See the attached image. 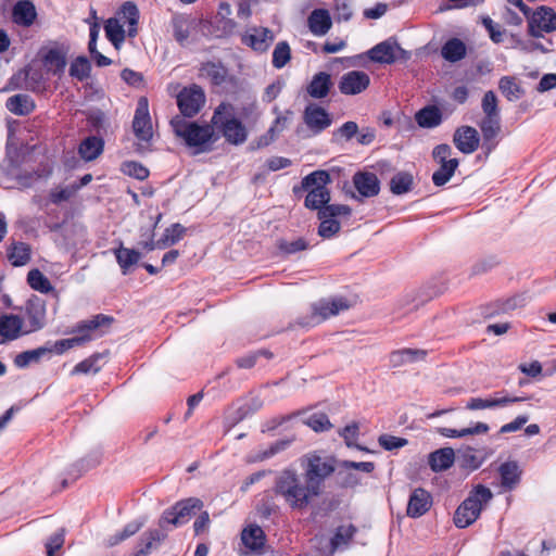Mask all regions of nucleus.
<instances>
[{
  "instance_id": "obj_1",
  "label": "nucleus",
  "mask_w": 556,
  "mask_h": 556,
  "mask_svg": "<svg viewBox=\"0 0 556 556\" xmlns=\"http://www.w3.org/2000/svg\"><path fill=\"white\" fill-rule=\"evenodd\" d=\"M274 492L293 510L307 508L316 497L320 496L305 476L293 468H286L277 473Z\"/></svg>"
},
{
  "instance_id": "obj_2",
  "label": "nucleus",
  "mask_w": 556,
  "mask_h": 556,
  "mask_svg": "<svg viewBox=\"0 0 556 556\" xmlns=\"http://www.w3.org/2000/svg\"><path fill=\"white\" fill-rule=\"evenodd\" d=\"M170 125L175 135L181 138L188 147L194 148L195 153L207 151L215 141L213 124L199 125L176 116L170 121Z\"/></svg>"
},
{
  "instance_id": "obj_3",
  "label": "nucleus",
  "mask_w": 556,
  "mask_h": 556,
  "mask_svg": "<svg viewBox=\"0 0 556 556\" xmlns=\"http://www.w3.org/2000/svg\"><path fill=\"white\" fill-rule=\"evenodd\" d=\"M492 491L484 485H477L468 497L458 506L454 515V522L458 528H467L480 516L483 507L492 500Z\"/></svg>"
},
{
  "instance_id": "obj_4",
  "label": "nucleus",
  "mask_w": 556,
  "mask_h": 556,
  "mask_svg": "<svg viewBox=\"0 0 556 556\" xmlns=\"http://www.w3.org/2000/svg\"><path fill=\"white\" fill-rule=\"evenodd\" d=\"M351 306V301L344 296L320 299L311 305L308 314L299 318L298 324L305 328L314 327L332 316L348 311Z\"/></svg>"
},
{
  "instance_id": "obj_5",
  "label": "nucleus",
  "mask_w": 556,
  "mask_h": 556,
  "mask_svg": "<svg viewBox=\"0 0 556 556\" xmlns=\"http://www.w3.org/2000/svg\"><path fill=\"white\" fill-rule=\"evenodd\" d=\"M113 318L106 315H96L89 320L80 323L73 332L77 336L68 339L55 341L51 346H48V353L63 354L65 351L75 346L83 345L84 343L93 339L92 332L102 326H109Z\"/></svg>"
},
{
  "instance_id": "obj_6",
  "label": "nucleus",
  "mask_w": 556,
  "mask_h": 556,
  "mask_svg": "<svg viewBox=\"0 0 556 556\" xmlns=\"http://www.w3.org/2000/svg\"><path fill=\"white\" fill-rule=\"evenodd\" d=\"M211 122L214 127L223 132L228 142L240 144L247 140L245 127L235 117L233 109L230 104L220 103L215 109Z\"/></svg>"
},
{
  "instance_id": "obj_7",
  "label": "nucleus",
  "mask_w": 556,
  "mask_h": 556,
  "mask_svg": "<svg viewBox=\"0 0 556 556\" xmlns=\"http://www.w3.org/2000/svg\"><path fill=\"white\" fill-rule=\"evenodd\" d=\"M330 175L326 170H315L302 179V188L307 191L305 206L320 211L330 201L327 185L330 184Z\"/></svg>"
},
{
  "instance_id": "obj_8",
  "label": "nucleus",
  "mask_w": 556,
  "mask_h": 556,
  "mask_svg": "<svg viewBox=\"0 0 556 556\" xmlns=\"http://www.w3.org/2000/svg\"><path fill=\"white\" fill-rule=\"evenodd\" d=\"M306 459L307 465L303 475L317 493L321 495L325 480L336 470L334 459L317 454H311Z\"/></svg>"
},
{
  "instance_id": "obj_9",
  "label": "nucleus",
  "mask_w": 556,
  "mask_h": 556,
  "mask_svg": "<svg viewBox=\"0 0 556 556\" xmlns=\"http://www.w3.org/2000/svg\"><path fill=\"white\" fill-rule=\"evenodd\" d=\"M201 507L202 502L193 497L178 502L170 509L163 513L160 519V528H165V526L168 525L174 527L182 526L187 523L195 510L201 509Z\"/></svg>"
},
{
  "instance_id": "obj_10",
  "label": "nucleus",
  "mask_w": 556,
  "mask_h": 556,
  "mask_svg": "<svg viewBox=\"0 0 556 556\" xmlns=\"http://www.w3.org/2000/svg\"><path fill=\"white\" fill-rule=\"evenodd\" d=\"M303 123L311 136H318L332 124L331 114L317 103H308L303 111Z\"/></svg>"
},
{
  "instance_id": "obj_11",
  "label": "nucleus",
  "mask_w": 556,
  "mask_h": 556,
  "mask_svg": "<svg viewBox=\"0 0 556 556\" xmlns=\"http://www.w3.org/2000/svg\"><path fill=\"white\" fill-rule=\"evenodd\" d=\"M205 103V93L198 85H191L182 88L177 94V105L181 114L186 117L197 115Z\"/></svg>"
},
{
  "instance_id": "obj_12",
  "label": "nucleus",
  "mask_w": 556,
  "mask_h": 556,
  "mask_svg": "<svg viewBox=\"0 0 556 556\" xmlns=\"http://www.w3.org/2000/svg\"><path fill=\"white\" fill-rule=\"evenodd\" d=\"M556 30V13L547 7H540L529 17L528 33L530 36L539 38L543 33Z\"/></svg>"
},
{
  "instance_id": "obj_13",
  "label": "nucleus",
  "mask_w": 556,
  "mask_h": 556,
  "mask_svg": "<svg viewBox=\"0 0 556 556\" xmlns=\"http://www.w3.org/2000/svg\"><path fill=\"white\" fill-rule=\"evenodd\" d=\"M274 39V33L266 27L252 26L241 35V42L260 53L266 52Z\"/></svg>"
},
{
  "instance_id": "obj_14",
  "label": "nucleus",
  "mask_w": 556,
  "mask_h": 556,
  "mask_svg": "<svg viewBox=\"0 0 556 556\" xmlns=\"http://www.w3.org/2000/svg\"><path fill=\"white\" fill-rule=\"evenodd\" d=\"M132 129L136 137L142 141H149L152 138V124L149 114L148 99L141 97L138 100L137 109L132 121Z\"/></svg>"
},
{
  "instance_id": "obj_15",
  "label": "nucleus",
  "mask_w": 556,
  "mask_h": 556,
  "mask_svg": "<svg viewBox=\"0 0 556 556\" xmlns=\"http://www.w3.org/2000/svg\"><path fill=\"white\" fill-rule=\"evenodd\" d=\"M26 334L29 333L24 327V320L21 316L14 314L0 316V344L14 341Z\"/></svg>"
},
{
  "instance_id": "obj_16",
  "label": "nucleus",
  "mask_w": 556,
  "mask_h": 556,
  "mask_svg": "<svg viewBox=\"0 0 556 556\" xmlns=\"http://www.w3.org/2000/svg\"><path fill=\"white\" fill-rule=\"evenodd\" d=\"M525 401V397L509 396L505 392H496L488 397H471L466 404L469 410L505 407L511 403Z\"/></svg>"
},
{
  "instance_id": "obj_17",
  "label": "nucleus",
  "mask_w": 556,
  "mask_h": 556,
  "mask_svg": "<svg viewBox=\"0 0 556 556\" xmlns=\"http://www.w3.org/2000/svg\"><path fill=\"white\" fill-rule=\"evenodd\" d=\"M46 304L45 301L35 298L27 301L25 306V316L27 323H24L28 333L42 329L46 325Z\"/></svg>"
},
{
  "instance_id": "obj_18",
  "label": "nucleus",
  "mask_w": 556,
  "mask_h": 556,
  "mask_svg": "<svg viewBox=\"0 0 556 556\" xmlns=\"http://www.w3.org/2000/svg\"><path fill=\"white\" fill-rule=\"evenodd\" d=\"M370 78L367 73L362 71H351L342 75L339 81V90L343 94H358L367 89Z\"/></svg>"
},
{
  "instance_id": "obj_19",
  "label": "nucleus",
  "mask_w": 556,
  "mask_h": 556,
  "mask_svg": "<svg viewBox=\"0 0 556 556\" xmlns=\"http://www.w3.org/2000/svg\"><path fill=\"white\" fill-rule=\"evenodd\" d=\"M453 142L462 153L471 154L478 149L480 138L476 128L462 126L455 130Z\"/></svg>"
},
{
  "instance_id": "obj_20",
  "label": "nucleus",
  "mask_w": 556,
  "mask_h": 556,
  "mask_svg": "<svg viewBox=\"0 0 556 556\" xmlns=\"http://www.w3.org/2000/svg\"><path fill=\"white\" fill-rule=\"evenodd\" d=\"M403 52V49L396 42L383 41L371 48L368 51V56L374 62L391 64Z\"/></svg>"
},
{
  "instance_id": "obj_21",
  "label": "nucleus",
  "mask_w": 556,
  "mask_h": 556,
  "mask_svg": "<svg viewBox=\"0 0 556 556\" xmlns=\"http://www.w3.org/2000/svg\"><path fill=\"white\" fill-rule=\"evenodd\" d=\"M355 189L362 197L371 198L379 193L380 181L376 174L369 172H358L353 177Z\"/></svg>"
},
{
  "instance_id": "obj_22",
  "label": "nucleus",
  "mask_w": 556,
  "mask_h": 556,
  "mask_svg": "<svg viewBox=\"0 0 556 556\" xmlns=\"http://www.w3.org/2000/svg\"><path fill=\"white\" fill-rule=\"evenodd\" d=\"M37 18L35 4L29 0H18L12 9L13 22L23 27H30Z\"/></svg>"
},
{
  "instance_id": "obj_23",
  "label": "nucleus",
  "mask_w": 556,
  "mask_h": 556,
  "mask_svg": "<svg viewBox=\"0 0 556 556\" xmlns=\"http://www.w3.org/2000/svg\"><path fill=\"white\" fill-rule=\"evenodd\" d=\"M307 26L314 36H325L332 26L329 12L326 9H315L307 18Z\"/></svg>"
},
{
  "instance_id": "obj_24",
  "label": "nucleus",
  "mask_w": 556,
  "mask_h": 556,
  "mask_svg": "<svg viewBox=\"0 0 556 556\" xmlns=\"http://www.w3.org/2000/svg\"><path fill=\"white\" fill-rule=\"evenodd\" d=\"M431 503V495L426 490L416 489L409 496L407 515L418 518L429 510Z\"/></svg>"
},
{
  "instance_id": "obj_25",
  "label": "nucleus",
  "mask_w": 556,
  "mask_h": 556,
  "mask_svg": "<svg viewBox=\"0 0 556 556\" xmlns=\"http://www.w3.org/2000/svg\"><path fill=\"white\" fill-rule=\"evenodd\" d=\"M479 127L482 132L484 144L491 150L496 146L495 138L501 131V116H484Z\"/></svg>"
},
{
  "instance_id": "obj_26",
  "label": "nucleus",
  "mask_w": 556,
  "mask_h": 556,
  "mask_svg": "<svg viewBox=\"0 0 556 556\" xmlns=\"http://www.w3.org/2000/svg\"><path fill=\"white\" fill-rule=\"evenodd\" d=\"M332 86L331 77L326 72L315 74L308 84L307 93L314 99L326 98Z\"/></svg>"
},
{
  "instance_id": "obj_27",
  "label": "nucleus",
  "mask_w": 556,
  "mask_h": 556,
  "mask_svg": "<svg viewBox=\"0 0 556 556\" xmlns=\"http://www.w3.org/2000/svg\"><path fill=\"white\" fill-rule=\"evenodd\" d=\"M501 484L505 490L515 489L520 482L521 470L516 462H506L500 466Z\"/></svg>"
},
{
  "instance_id": "obj_28",
  "label": "nucleus",
  "mask_w": 556,
  "mask_h": 556,
  "mask_svg": "<svg viewBox=\"0 0 556 556\" xmlns=\"http://www.w3.org/2000/svg\"><path fill=\"white\" fill-rule=\"evenodd\" d=\"M5 106L15 115H27L34 111L35 103L28 94L18 93L10 97Z\"/></svg>"
},
{
  "instance_id": "obj_29",
  "label": "nucleus",
  "mask_w": 556,
  "mask_h": 556,
  "mask_svg": "<svg viewBox=\"0 0 556 556\" xmlns=\"http://www.w3.org/2000/svg\"><path fill=\"white\" fill-rule=\"evenodd\" d=\"M455 459V453L451 447L440 448L429 456V465L433 471H443L448 469Z\"/></svg>"
},
{
  "instance_id": "obj_30",
  "label": "nucleus",
  "mask_w": 556,
  "mask_h": 556,
  "mask_svg": "<svg viewBox=\"0 0 556 556\" xmlns=\"http://www.w3.org/2000/svg\"><path fill=\"white\" fill-rule=\"evenodd\" d=\"M241 541L249 549L258 551L264 546V531L260 526L251 525L243 529L241 533Z\"/></svg>"
},
{
  "instance_id": "obj_31",
  "label": "nucleus",
  "mask_w": 556,
  "mask_h": 556,
  "mask_svg": "<svg viewBox=\"0 0 556 556\" xmlns=\"http://www.w3.org/2000/svg\"><path fill=\"white\" fill-rule=\"evenodd\" d=\"M489 426L485 422H476L470 427L463 429H452L446 427L438 428V432L445 438H464L468 435L484 434L489 431Z\"/></svg>"
},
{
  "instance_id": "obj_32",
  "label": "nucleus",
  "mask_w": 556,
  "mask_h": 556,
  "mask_svg": "<svg viewBox=\"0 0 556 556\" xmlns=\"http://www.w3.org/2000/svg\"><path fill=\"white\" fill-rule=\"evenodd\" d=\"M291 444V440H279L271 443L267 447H262L260 450L254 451L249 455L250 463L263 462L271 458L278 453L285 451Z\"/></svg>"
},
{
  "instance_id": "obj_33",
  "label": "nucleus",
  "mask_w": 556,
  "mask_h": 556,
  "mask_svg": "<svg viewBox=\"0 0 556 556\" xmlns=\"http://www.w3.org/2000/svg\"><path fill=\"white\" fill-rule=\"evenodd\" d=\"M172 27L175 39L181 46L187 45L192 28V21L185 15L177 14L172 18Z\"/></svg>"
},
{
  "instance_id": "obj_34",
  "label": "nucleus",
  "mask_w": 556,
  "mask_h": 556,
  "mask_svg": "<svg viewBox=\"0 0 556 556\" xmlns=\"http://www.w3.org/2000/svg\"><path fill=\"white\" fill-rule=\"evenodd\" d=\"M103 151V140L96 136L86 138L79 146L78 152L85 161L96 160Z\"/></svg>"
},
{
  "instance_id": "obj_35",
  "label": "nucleus",
  "mask_w": 556,
  "mask_h": 556,
  "mask_svg": "<svg viewBox=\"0 0 556 556\" xmlns=\"http://www.w3.org/2000/svg\"><path fill=\"white\" fill-rule=\"evenodd\" d=\"M417 124L422 128H434L442 122L441 111L437 106L421 109L415 116Z\"/></svg>"
},
{
  "instance_id": "obj_36",
  "label": "nucleus",
  "mask_w": 556,
  "mask_h": 556,
  "mask_svg": "<svg viewBox=\"0 0 556 556\" xmlns=\"http://www.w3.org/2000/svg\"><path fill=\"white\" fill-rule=\"evenodd\" d=\"M45 66L52 74L61 76L66 66L65 53L60 49H50L45 56Z\"/></svg>"
},
{
  "instance_id": "obj_37",
  "label": "nucleus",
  "mask_w": 556,
  "mask_h": 556,
  "mask_svg": "<svg viewBox=\"0 0 556 556\" xmlns=\"http://www.w3.org/2000/svg\"><path fill=\"white\" fill-rule=\"evenodd\" d=\"M441 54L448 62H457L466 55V46L457 38L450 39L442 47Z\"/></svg>"
},
{
  "instance_id": "obj_38",
  "label": "nucleus",
  "mask_w": 556,
  "mask_h": 556,
  "mask_svg": "<svg viewBox=\"0 0 556 556\" xmlns=\"http://www.w3.org/2000/svg\"><path fill=\"white\" fill-rule=\"evenodd\" d=\"M106 38L112 42L115 49H119L125 39V29L116 17L109 18L104 24Z\"/></svg>"
},
{
  "instance_id": "obj_39",
  "label": "nucleus",
  "mask_w": 556,
  "mask_h": 556,
  "mask_svg": "<svg viewBox=\"0 0 556 556\" xmlns=\"http://www.w3.org/2000/svg\"><path fill=\"white\" fill-rule=\"evenodd\" d=\"M114 253L124 275L129 273L131 267L138 263L140 257V254L136 250L125 248L124 245H119L115 249Z\"/></svg>"
},
{
  "instance_id": "obj_40",
  "label": "nucleus",
  "mask_w": 556,
  "mask_h": 556,
  "mask_svg": "<svg viewBox=\"0 0 556 556\" xmlns=\"http://www.w3.org/2000/svg\"><path fill=\"white\" fill-rule=\"evenodd\" d=\"M498 88L508 101H517L525 94V90L516 78L511 76L502 77L498 83Z\"/></svg>"
},
{
  "instance_id": "obj_41",
  "label": "nucleus",
  "mask_w": 556,
  "mask_h": 556,
  "mask_svg": "<svg viewBox=\"0 0 556 556\" xmlns=\"http://www.w3.org/2000/svg\"><path fill=\"white\" fill-rule=\"evenodd\" d=\"M440 167L432 174V181L437 187H442L450 181L459 162L457 159H451L447 163H439Z\"/></svg>"
},
{
  "instance_id": "obj_42",
  "label": "nucleus",
  "mask_w": 556,
  "mask_h": 556,
  "mask_svg": "<svg viewBox=\"0 0 556 556\" xmlns=\"http://www.w3.org/2000/svg\"><path fill=\"white\" fill-rule=\"evenodd\" d=\"M426 356V351L424 350H412L405 349L402 351L393 352L390 355V363L394 367L402 366L407 363H413L418 359H424Z\"/></svg>"
},
{
  "instance_id": "obj_43",
  "label": "nucleus",
  "mask_w": 556,
  "mask_h": 556,
  "mask_svg": "<svg viewBox=\"0 0 556 556\" xmlns=\"http://www.w3.org/2000/svg\"><path fill=\"white\" fill-rule=\"evenodd\" d=\"M103 359L102 354H93L90 357L79 362L72 370V375H96L102 368L101 361Z\"/></svg>"
},
{
  "instance_id": "obj_44",
  "label": "nucleus",
  "mask_w": 556,
  "mask_h": 556,
  "mask_svg": "<svg viewBox=\"0 0 556 556\" xmlns=\"http://www.w3.org/2000/svg\"><path fill=\"white\" fill-rule=\"evenodd\" d=\"M48 346H40L35 350H29L17 354L14 357V365L17 368H25L31 363H37L42 356L48 353Z\"/></svg>"
},
{
  "instance_id": "obj_45",
  "label": "nucleus",
  "mask_w": 556,
  "mask_h": 556,
  "mask_svg": "<svg viewBox=\"0 0 556 556\" xmlns=\"http://www.w3.org/2000/svg\"><path fill=\"white\" fill-rule=\"evenodd\" d=\"M413 186V176L407 172H400L395 174L390 181V190L393 194L407 193Z\"/></svg>"
},
{
  "instance_id": "obj_46",
  "label": "nucleus",
  "mask_w": 556,
  "mask_h": 556,
  "mask_svg": "<svg viewBox=\"0 0 556 556\" xmlns=\"http://www.w3.org/2000/svg\"><path fill=\"white\" fill-rule=\"evenodd\" d=\"M119 14L128 23V36L135 37L137 35V24L139 20L137 5L132 2H126L123 4Z\"/></svg>"
},
{
  "instance_id": "obj_47",
  "label": "nucleus",
  "mask_w": 556,
  "mask_h": 556,
  "mask_svg": "<svg viewBox=\"0 0 556 556\" xmlns=\"http://www.w3.org/2000/svg\"><path fill=\"white\" fill-rule=\"evenodd\" d=\"M27 282L31 289L41 293H49L53 290L49 279L39 269H31L28 271Z\"/></svg>"
},
{
  "instance_id": "obj_48",
  "label": "nucleus",
  "mask_w": 556,
  "mask_h": 556,
  "mask_svg": "<svg viewBox=\"0 0 556 556\" xmlns=\"http://www.w3.org/2000/svg\"><path fill=\"white\" fill-rule=\"evenodd\" d=\"M29 245H11L7 256L13 266H24L30 260Z\"/></svg>"
},
{
  "instance_id": "obj_49",
  "label": "nucleus",
  "mask_w": 556,
  "mask_h": 556,
  "mask_svg": "<svg viewBox=\"0 0 556 556\" xmlns=\"http://www.w3.org/2000/svg\"><path fill=\"white\" fill-rule=\"evenodd\" d=\"M91 64L86 56H77L70 66V75L78 80H84L89 77Z\"/></svg>"
},
{
  "instance_id": "obj_50",
  "label": "nucleus",
  "mask_w": 556,
  "mask_h": 556,
  "mask_svg": "<svg viewBox=\"0 0 556 556\" xmlns=\"http://www.w3.org/2000/svg\"><path fill=\"white\" fill-rule=\"evenodd\" d=\"M291 59V49L287 41H279L273 51V66L282 68Z\"/></svg>"
},
{
  "instance_id": "obj_51",
  "label": "nucleus",
  "mask_w": 556,
  "mask_h": 556,
  "mask_svg": "<svg viewBox=\"0 0 556 556\" xmlns=\"http://www.w3.org/2000/svg\"><path fill=\"white\" fill-rule=\"evenodd\" d=\"M77 193V187L74 184L56 187L50 192V200L54 204H60L71 200Z\"/></svg>"
},
{
  "instance_id": "obj_52",
  "label": "nucleus",
  "mask_w": 556,
  "mask_h": 556,
  "mask_svg": "<svg viewBox=\"0 0 556 556\" xmlns=\"http://www.w3.org/2000/svg\"><path fill=\"white\" fill-rule=\"evenodd\" d=\"M358 431H359L358 424L353 422L351 425L345 426L343 429H341L339 433L343 438L345 444L349 447H355L361 451L369 452L368 448L363 447L356 443L357 438H358Z\"/></svg>"
},
{
  "instance_id": "obj_53",
  "label": "nucleus",
  "mask_w": 556,
  "mask_h": 556,
  "mask_svg": "<svg viewBox=\"0 0 556 556\" xmlns=\"http://www.w3.org/2000/svg\"><path fill=\"white\" fill-rule=\"evenodd\" d=\"M121 170L125 175L134 177L138 180H143L149 176L148 168L135 161L124 162L121 166Z\"/></svg>"
},
{
  "instance_id": "obj_54",
  "label": "nucleus",
  "mask_w": 556,
  "mask_h": 556,
  "mask_svg": "<svg viewBox=\"0 0 556 556\" xmlns=\"http://www.w3.org/2000/svg\"><path fill=\"white\" fill-rule=\"evenodd\" d=\"M481 109L484 116H501L498 109V100L493 91H486L481 101Z\"/></svg>"
},
{
  "instance_id": "obj_55",
  "label": "nucleus",
  "mask_w": 556,
  "mask_h": 556,
  "mask_svg": "<svg viewBox=\"0 0 556 556\" xmlns=\"http://www.w3.org/2000/svg\"><path fill=\"white\" fill-rule=\"evenodd\" d=\"M231 7L227 2H222L218 5L217 17L222 24V28L227 33H232L236 28V22L230 18Z\"/></svg>"
},
{
  "instance_id": "obj_56",
  "label": "nucleus",
  "mask_w": 556,
  "mask_h": 556,
  "mask_svg": "<svg viewBox=\"0 0 556 556\" xmlns=\"http://www.w3.org/2000/svg\"><path fill=\"white\" fill-rule=\"evenodd\" d=\"M358 134V126L355 122L349 121L345 122L341 127H339L332 134V141L338 142L341 138L346 141L351 140Z\"/></svg>"
},
{
  "instance_id": "obj_57",
  "label": "nucleus",
  "mask_w": 556,
  "mask_h": 556,
  "mask_svg": "<svg viewBox=\"0 0 556 556\" xmlns=\"http://www.w3.org/2000/svg\"><path fill=\"white\" fill-rule=\"evenodd\" d=\"M305 424L316 432L328 430L331 427L328 416L324 413L309 415L305 419Z\"/></svg>"
},
{
  "instance_id": "obj_58",
  "label": "nucleus",
  "mask_w": 556,
  "mask_h": 556,
  "mask_svg": "<svg viewBox=\"0 0 556 556\" xmlns=\"http://www.w3.org/2000/svg\"><path fill=\"white\" fill-rule=\"evenodd\" d=\"M320 225L318 228V233L324 239H330L336 232L340 229V224L336 218L332 217H319Z\"/></svg>"
},
{
  "instance_id": "obj_59",
  "label": "nucleus",
  "mask_w": 556,
  "mask_h": 556,
  "mask_svg": "<svg viewBox=\"0 0 556 556\" xmlns=\"http://www.w3.org/2000/svg\"><path fill=\"white\" fill-rule=\"evenodd\" d=\"M187 231L180 224H174L168 227L159 243H177L184 239V233Z\"/></svg>"
},
{
  "instance_id": "obj_60",
  "label": "nucleus",
  "mask_w": 556,
  "mask_h": 556,
  "mask_svg": "<svg viewBox=\"0 0 556 556\" xmlns=\"http://www.w3.org/2000/svg\"><path fill=\"white\" fill-rule=\"evenodd\" d=\"M378 442L387 451L397 450L407 444L406 439L390 434L380 435Z\"/></svg>"
},
{
  "instance_id": "obj_61",
  "label": "nucleus",
  "mask_w": 556,
  "mask_h": 556,
  "mask_svg": "<svg viewBox=\"0 0 556 556\" xmlns=\"http://www.w3.org/2000/svg\"><path fill=\"white\" fill-rule=\"evenodd\" d=\"M203 72L212 79V81L216 85H219L224 81L226 76V71L223 66L217 65L215 63H207L203 66Z\"/></svg>"
},
{
  "instance_id": "obj_62",
  "label": "nucleus",
  "mask_w": 556,
  "mask_h": 556,
  "mask_svg": "<svg viewBox=\"0 0 556 556\" xmlns=\"http://www.w3.org/2000/svg\"><path fill=\"white\" fill-rule=\"evenodd\" d=\"M354 532L355 529L353 526L339 527L333 539L331 540L332 546L337 548L341 544H345L353 536Z\"/></svg>"
},
{
  "instance_id": "obj_63",
  "label": "nucleus",
  "mask_w": 556,
  "mask_h": 556,
  "mask_svg": "<svg viewBox=\"0 0 556 556\" xmlns=\"http://www.w3.org/2000/svg\"><path fill=\"white\" fill-rule=\"evenodd\" d=\"M350 208L346 205L341 204H326L324 208L318 212L319 217H332L336 218L340 215H349Z\"/></svg>"
},
{
  "instance_id": "obj_64",
  "label": "nucleus",
  "mask_w": 556,
  "mask_h": 556,
  "mask_svg": "<svg viewBox=\"0 0 556 556\" xmlns=\"http://www.w3.org/2000/svg\"><path fill=\"white\" fill-rule=\"evenodd\" d=\"M64 544V531L61 530L54 533L47 542V556H55V552L59 551Z\"/></svg>"
}]
</instances>
